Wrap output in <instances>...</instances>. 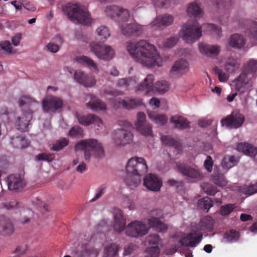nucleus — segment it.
I'll use <instances>...</instances> for the list:
<instances>
[{
	"label": "nucleus",
	"mask_w": 257,
	"mask_h": 257,
	"mask_svg": "<svg viewBox=\"0 0 257 257\" xmlns=\"http://www.w3.org/2000/svg\"><path fill=\"white\" fill-rule=\"evenodd\" d=\"M126 48L132 58L144 66L150 68L162 65V57L155 47L146 40L129 43Z\"/></svg>",
	"instance_id": "nucleus-1"
},
{
	"label": "nucleus",
	"mask_w": 257,
	"mask_h": 257,
	"mask_svg": "<svg viewBox=\"0 0 257 257\" xmlns=\"http://www.w3.org/2000/svg\"><path fill=\"white\" fill-rule=\"evenodd\" d=\"M126 176L124 181L126 185L133 189L141 182V176L148 170L147 162L142 157H135L128 160L125 167Z\"/></svg>",
	"instance_id": "nucleus-2"
},
{
	"label": "nucleus",
	"mask_w": 257,
	"mask_h": 257,
	"mask_svg": "<svg viewBox=\"0 0 257 257\" xmlns=\"http://www.w3.org/2000/svg\"><path fill=\"white\" fill-rule=\"evenodd\" d=\"M19 105L24 109L22 114L18 116L15 121V126L21 132L28 131L30 122L33 117V113L38 102L28 95H22L18 101Z\"/></svg>",
	"instance_id": "nucleus-3"
},
{
	"label": "nucleus",
	"mask_w": 257,
	"mask_h": 257,
	"mask_svg": "<svg viewBox=\"0 0 257 257\" xmlns=\"http://www.w3.org/2000/svg\"><path fill=\"white\" fill-rule=\"evenodd\" d=\"M76 151H83L85 160L89 162L91 158L101 159L104 155L102 146L97 140L89 139L81 140L75 144Z\"/></svg>",
	"instance_id": "nucleus-4"
},
{
	"label": "nucleus",
	"mask_w": 257,
	"mask_h": 257,
	"mask_svg": "<svg viewBox=\"0 0 257 257\" xmlns=\"http://www.w3.org/2000/svg\"><path fill=\"white\" fill-rule=\"evenodd\" d=\"M64 13L72 21L87 25L91 22V18L88 11L77 3H68L62 9Z\"/></svg>",
	"instance_id": "nucleus-5"
},
{
	"label": "nucleus",
	"mask_w": 257,
	"mask_h": 257,
	"mask_svg": "<svg viewBox=\"0 0 257 257\" xmlns=\"http://www.w3.org/2000/svg\"><path fill=\"white\" fill-rule=\"evenodd\" d=\"M154 76L152 74H149L144 79V81L138 85L137 91L144 92L145 94L147 95L154 90L155 88L160 92L167 91L169 88V83L167 81L162 80L158 81L154 85Z\"/></svg>",
	"instance_id": "nucleus-6"
},
{
	"label": "nucleus",
	"mask_w": 257,
	"mask_h": 257,
	"mask_svg": "<svg viewBox=\"0 0 257 257\" xmlns=\"http://www.w3.org/2000/svg\"><path fill=\"white\" fill-rule=\"evenodd\" d=\"M181 34L186 42L192 43L201 37L202 28L197 22L192 24L187 23L182 26Z\"/></svg>",
	"instance_id": "nucleus-7"
},
{
	"label": "nucleus",
	"mask_w": 257,
	"mask_h": 257,
	"mask_svg": "<svg viewBox=\"0 0 257 257\" xmlns=\"http://www.w3.org/2000/svg\"><path fill=\"white\" fill-rule=\"evenodd\" d=\"M256 76L253 73H248L246 70H243L236 79L235 89L241 94L247 91L251 87L255 79Z\"/></svg>",
	"instance_id": "nucleus-8"
},
{
	"label": "nucleus",
	"mask_w": 257,
	"mask_h": 257,
	"mask_svg": "<svg viewBox=\"0 0 257 257\" xmlns=\"http://www.w3.org/2000/svg\"><path fill=\"white\" fill-rule=\"evenodd\" d=\"M89 47L90 51L98 59L109 61L114 57V50L110 46H102L98 43L92 42L90 44Z\"/></svg>",
	"instance_id": "nucleus-9"
},
{
	"label": "nucleus",
	"mask_w": 257,
	"mask_h": 257,
	"mask_svg": "<svg viewBox=\"0 0 257 257\" xmlns=\"http://www.w3.org/2000/svg\"><path fill=\"white\" fill-rule=\"evenodd\" d=\"M149 228L144 222L135 220L132 221L125 228V233L128 236L134 238L142 237L147 234Z\"/></svg>",
	"instance_id": "nucleus-10"
},
{
	"label": "nucleus",
	"mask_w": 257,
	"mask_h": 257,
	"mask_svg": "<svg viewBox=\"0 0 257 257\" xmlns=\"http://www.w3.org/2000/svg\"><path fill=\"white\" fill-rule=\"evenodd\" d=\"M176 168L180 173L188 178L198 180L203 178V174L199 169L187 164L177 162Z\"/></svg>",
	"instance_id": "nucleus-11"
},
{
	"label": "nucleus",
	"mask_w": 257,
	"mask_h": 257,
	"mask_svg": "<svg viewBox=\"0 0 257 257\" xmlns=\"http://www.w3.org/2000/svg\"><path fill=\"white\" fill-rule=\"evenodd\" d=\"M244 121V115L238 110L233 111L231 114L221 120L222 125L237 128L240 127Z\"/></svg>",
	"instance_id": "nucleus-12"
},
{
	"label": "nucleus",
	"mask_w": 257,
	"mask_h": 257,
	"mask_svg": "<svg viewBox=\"0 0 257 257\" xmlns=\"http://www.w3.org/2000/svg\"><path fill=\"white\" fill-rule=\"evenodd\" d=\"M63 102L60 98L49 95L45 97L42 101V106L45 112H55L61 108Z\"/></svg>",
	"instance_id": "nucleus-13"
},
{
	"label": "nucleus",
	"mask_w": 257,
	"mask_h": 257,
	"mask_svg": "<svg viewBox=\"0 0 257 257\" xmlns=\"http://www.w3.org/2000/svg\"><path fill=\"white\" fill-rule=\"evenodd\" d=\"M113 139L117 146H124L133 141V135L130 131L121 128L114 131Z\"/></svg>",
	"instance_id": "nucleus-14"
},
{
	"label": "nucleus",
	"mask_w": 257,
	"mask_h": 257,
	"mask_svg": "<svg viewBox=\"0 0 257 257\" xmlns=\"http://www.w3.org/2000/svg\"><path fill=\"white\" fill-rule=\"evenodd\" d=\"M203 238V233H199L198 230H192L186 236L180 239L179 243L182 246L193 247L199 244Z\"/></svg>",
	"instance_id": "nucleus-15"
},
{
	"label": "nucleus",
	"mask_w": 257,
	"mask_h": 257,
	"mask_svg": "<svg viewBox=\"0 0 257 257\" xmlns=\"http://www.w3.org/2000/svg\"><path fill=\"white\" fill-rule=\"evenodd\" d=\"M137 121L136 123L137 130L143 135L145 136L152 135V126L146 122V115L144 112H139L137 114Z\"/></svg>",
	"instance_id": "nucleus-16"
},
{
	"label": "nucleus",
	"mask_w": 257,
	"mask_h": 257,
	"mask_svg": "<svg viewBox=\"0 0 257 257\" xmlns=\"http://www.w3.org/2000/svg\"><path fill=\"white\" fill-rule=\"evenodd\" d=\"M162 184L161 179L153 174H149L144 178V186L151 191H159Z\"/></svg>",
	"instance_id": "nucleus-17"
},
{
	"label": "nucleus",
	"mask_w": 257,
	"mask_h": 257,
	"mask_svg": "<svg viewBox=\"0 0 257 257\" xmlns=\"http://www.w3.org/2000/svg\"><path fill=\"white\" fill-rule=\"evenodd\" d=\"M26 181L20 175L12 174L8 177V188L10 190L20 191L26 186Z\"/></svg>",
	"instance_id": "nucleus-18"
},
{
	"label": "nucleus",
	"mask_w": 257,
	"mask_h": 257,
	"mask_svg": "<svg viewBox=\"0 0 257 257\" xmlns=\"http://www.w3.org/2000/svg\"><path fill=\"white\" fill-rule=\"evenodd\" d=\"M112 227L115 231L119 233L122 232L126 228V218L121 210L119 209L115 210L113 216V224Z\"/></svg>",
	"instance_id": "nucleus-19"
},
{
	"label": "nucleus",
	"mask_w": 257,
	"mask_h": 257,
	"mask_svg": "<svg viewBox=\"0 0 257 257\" xmlns=\"http://www.w3.org/2000/svg\"><path fill=\"white\" fill-rule=\"evenodd\" d=\"M122 33L126 36H138L143 31L142 27L137 23L124 24L121 25Z\"/></svg>",
	"instance_id": "nucleus-20"
},
{
	"label": "nucleus",
	"mask_w": 257,
	"mask_h": 257,
	"mask_svg": "<svg viewBox=\"0 0 257 257\" xmlns=\"http://www.w3.org/2000/svg\"><path fill=\"white\" fill-rule=\"evenodd\" d=\"M74 77L77 82L87 87H91L95 84L93 77L88 76L80 70L75 72Z\"/></svg>",
	"instance_id": "nucleus-21"
},
{
	"label": "nucleus",
	"mask_w": 257,
	"mask_h": 257,
	"mask_svg": "<svg viewBox=\"0 0 257 257\" xmlns=\"http://www.w3.org/2000/svg\"><path fill=\"white\" fill-rule=\"evenodd\" d=\"M174 21L173 17L169 14H165L157 16L150 24L151 28L157 29L161 26H168L171 25Z\"/></svg>",
	"instance_id": "nucleus-22"
},
{
	"label": "nucleus",
	"mask_w": 257,
	"mask_h": 257,
	"mask_svg": "<svg viewBox=\"0 0 257 257\" xmlns=\"http://www.w3.org/2000/svg\"><path fill=\"white\" fill-rule=\"evenodd\" d=\"M77 118L78 122L85 126H88L92 123L97 125L98 127L102 125L101 119L98 116L93 114L83 115L77 114Z\"/></svg>",
	"instance_id": "nucleus-23"
},
{
	"label": "nucleus",
	"mask_w": 257,
	"mask_h": 257,
	"mask_svg": "<svg viewBox=\"0 0 257 257\" xmlns=\"http://www.w3.org/2000/svg\"><path fill=\"white\" fill-rule=\"evenodd\" d=\"M200 52L207 57L217 56L220 52V47L218 45H211L204 43L199 44Z\"/></svg>",
	"instance_id": "nucleus-24"
},
{
	"label": "nucleus",
	"mask_w": 257,
	"mask_h": 257,
	"mask_svg": "<svg viewBox=\"0 0 257 257\" xmlns=\"http://www.w3.org/2000/svg\"><path fill=\"white\" fill-rule=\"evenodd\" d=\"M213 2L218 9L224 11V15L220 16L219 20L222 25L226 24L227 22L228 12L231 6V2L230 0H213Z\"/></svg>",
	"instance_id": "nucleus-25"
},
{
	"label": "nucleus",
	"mask_w": 257,
	"mask_h": 257,
	"mask_svg": "<svg viewBox=\"0 0 257 257\" xmlns=\"http://www.w3.org/2000/svg\"><path fill=\"white\" fill-rule=\"evenodd\" d=\"M86 99H89L86 103V106L93 111L103 110L106 109L105 104L100 99L97 98L95 96L88 94L86 95Z\"/></svg>",
	"instance_id": "nucleus-26"
},
{
	"label": "nucleus",
	"mask_w": 257,
	"mask_h": 257,
	"mask_svg": "<svg viewBox=\"0 0 257 257\" xmlns=\"http://www.w3.org/2000/svg\"><path fill=\"white\" fill-rule=\"evenodd\" d=\"M214 225V220L212 217L209 216L203 217L200 221L199 223L193 229L198 230L199 233H202L201 231L206 230L211 231Z\"/></svg>",
	"instance_id": "nucleus-27"
},
{
	"label": "nucleus",
	"mask_w": 257,
	"mask_h": 257,
	"mask_svg": "<svg viewBox=\"0 0 257 257\" xmlns=\"http://www.w3.org/2000/svg\"><path fill=\"white\" fill-rule=\"evenodd\" d=\"M118 103L127 109H134L143 104L142 99L139 98L127 97L119 100Z\"/></svg>",
	"instance_id": "nucleus-28"
},
{
	"label": "nucleus",
	"mask_w": 257,
	"mask_h": 257,
	"mask_svg": "<svg viewBox=\"0 0 257 257\" xmlns=\"http://www.w3.org/2000/svg\"><path fill=\"white\" fill-rule=\"evenodd\" d=\"M237 151L251 157H254L257 155V148L248 143H240L236 148Z\"/></svg>",
	"instance_id": "nucleus-29"
},
{
	"label": "nucleus",
	"mask_w": 257,
	"mask_h": 257,
	"mask_svg": "<svg viewBox=\"0 0 257 257\" xmlns=\"http://www.w3.org/2000/svg\"><path fill=\"white\" fill-rule=\"evenodd\" d=\"M188 70V63L184 60L181 59L176 61L172 67L171 73L172 74H177L182 75Z\"/></svg>",
	"instance_id": "nucleus-30"
},
{
	"label": "nucleus",
	"mask_w": 257,
	"mask_h": 257,
	"mask_svg": "<svg viewBox=\"0 0 257 257\" xmlns=\"http://www.w3.org/2000/svg\"><path fill=\"white\" fill-rule=\"evenodd\" d=\"M161 141L165 145L172 147L175 149L178 153H180L182 151V146L181 144L169 136H162L161 138Z\"/></svg>",
	"instance_id": "nucleus-31"
},
{
	"label": "nucleus",
	"mask_w": 257,
	"mask_h": 257,
	"mask_svg": "<svg viewBox=\"0 0 257 257\" xmlns=\"http://www.w3.org/2000/svg\"><path fill=\"white\" fill-rule=\"evenodd\" d=\"M11 144L16 148H27L30 144L29 141L23 135L13 136L11 138Z\"/></svg>",
	"instance_id": "nucleus-32"
},
{
	"label": "nucleus",
	"mask_w": 257,
	"mask_h": 257,
	"mask_svg": "<svg viewBox=\"0 0 257 257\" xmlns=\"http://www.w3.org/2000/svg\"><path fill=\"white\" fill-rule=\"evenodd\" d=\"M148 223L150 227L154 228L159 232L165 231L168 228L167 225L157 217L152 216L148 219Z\"/></svg>",
	"instance_id": "nucleus-33"
},
{
	"label": "nucleus",
	"mask_w": 257,
	"mask_h": 257,
	"mask_svg": "<svg viewBox=\"0 0 257 257\" xmlns=\"http://www.w3.org/2000/svg\"><path fill=\"white\" fill-rule=\"evenodd\" d=\"M75 61L81 65L86 66L89 69L93 70L96 72H98L96 64L92 59L87 56H77L75 58Z\"/></svg>",
	"instance_id": "nucleus-34"
},
{
	"label": "nucleus",
	"mask_w": 257,
	"mask_h": 257,
	"mask_svg": "<svg viewBox=\"0 0 257 257\" xmlns=\"http://www.w3.org/2000/svg\"><path fill=\"white\" fill-rule=\"evenodd\" d=\"M171 122L174 124L176 128L184 130L189 127V122L185 117L180 115H174L171 117Z\"/></svg>",
	"instance_id": "nucleus-35"
},
{
	"label": "nucleus",
	"mask_w": 257,
	"mask_h": 257,
	"mask_svg": "<svg viewBox=\"0 0 257 257\" xmlns=\"http://www.w3.org/2000/svg\"><path fill=\"white\" fill-rule=\"evenodd\" d=\"M228 44L231 47L239 49L244 46L245 40L242 35L235 34L229 38Z\"/></svg>",
	"instance_id": "nucleus-36"
},
{
	"label": "nucleus",
	"mask_w": 257,
	"mask_h": 257,
	"mask_svg": "<svg viewBox=\"0 0 257 257\" xmlns=\"http://www.w3.org/2000/svg\"><path fill=\"white\" fill-rule=\"evenodd\" d=\"M245 24L247 26L246 32L250 38L257 40V22L246 20L245 21Z\"/></svg>",
	"instance_id": "nucleus-37"
},
{
	"label": "nucleus",
	"mask_w": 257,
	"mask_h": 257,
	"mask_svg": "<svg viewBox=\"0 0 257 257\" xmlns=\"http://www.w3.org/2000/svg\"><path fill=\"white\" fill-rule=\"evenodd\" d=\"M98 251L93 247L77 250L73 257H97Z\"/></svg>",
	"instance_id": "nucleus-38"
},
{
	"label": "nucleus",
	"mask_w": 257,
	"mask_h": 257,
	"mask_svg": "<svg viewBox=\"0 0 257 257\" xmlns=\"http://www.w3.org/2000/svg\"><path fill=\"white\" fill-rule=\"evenodd\" d=\"M188 14L194 16L195 18H200L202 15V10L200 5L196 2L191 3L187 9Z\"/></svg>",
	"instance_id": "nucleus-39"
},
{
	"label": "nucleus",
	"mask_w": 257,
	"mask_h": 257,
	"mask_svg": "<svg viewBox=\"0 0 257 257\" xmlns=\"http://www.w3.org/2000/svg\"><path fill=\"white\" fill-rule=\"evenodd\" d=\"M239 66L240 64L236 58H230L226 61L224 68L228 73H232L236 71Z\"/></svg>",
	"instance_id": "nucleus-40"
},
{
	"label": "nucleus",
	"mask_w": 257,
	"mask_h": 257,
	"mask_svg": "<svg viewBox=\"0 0 257 257\" xmlns=\"http://www.w3.org/2000/svg\"><path fill=\"white\" fill-rule=\"evenodd\" d=\"M136 84V80L132 77L119 79L117 81V85L125 89H130L133 88Z\"/></svg>",
	"instance_id": "nucleus-41"
},
{
	"label": "nucleus",
	"mask_w": 257,
	"mask_h": 257,
	"mask_svg": "<svg viewBox=\"0 0 257 257\" xmlns=\"http://www.w3.org/2000/svg\"><path fill=\"white\" fill-rule=\"evenodd\" d=\"M97 34V39L103 42L108 37H109L110 34L108 29L104 26L99 27L96 30Z\"/></svg>",
	"instance_id": "nucleus-42"
},
{
	"label": "nucleus",
	"mask_w": 257,
	"mask_h": 257,
	"mask_svg": "<svg viewBox=\"0 0 257 257\" xmlns=\"http://www.w3.org/2000/svg\"><path fill=\"white\" fill-rule=\"evenodd\" d=\"M148 115L152 120L156 123L161 125L165 124L168 120L167 117L164 114H158L154 112H149Z\"/></svg>",
	"instance_id": "nucleus-43"
},
{
	"label": "nucleus",
	"mask_w": 257,
	"mask_h": 257,
	"mask_svg": "<svg viewBox=\"0 0 257 257\" xmlns=\"http://www.w3.org/2000/svg\"><path fill=\"white\" fill-rule=\"evenodd\" d=\"M213 182L219 187H224L227 184L225 176L220 173H214L212 176Z\"/></svg>",
	"instance_id": "nucleus-44"
},
{
	"label": "nucleus",
	"mask_w": 257,
	"mask_h": 257,
	"mask_svg": "<svg viewBox=\"0 0 257 257\" xmlns=\"http://www.w3.org/2000/svg\"><path fill=\"white\" fill-rule=\"evenodd\" d=\"M68 144V139L65 138H62L57 140L54 144H53L50 148V149L53 151L58 152L67 146Z\"/></svg>",
	"instance_id": "nucleus-45"
},
{
	"label": "nucleus",
	"mask_w": 257,
	"mask_h": 257,
	"mask_svg": "<svg viewBox=\"0 0 257 257\" xmlns=\"http://www.w3.org/2000/svg\"><path fill=\"white\" fill-rule=\"evenodd\" d=\"M119 12H120V7L115 5L108 6L105 10L106 16L113 19L117 18Z\"/></svg>",
	"instance_id": "nucleus-46"
},
{
	"label": "nucleus",
	"mask_w": 257,
	"mask_h": 257,
	"mask_svg": "<svg viewBox=\"0 0 257 257\" xmlns=\"http://www.w3.org/2000/svg\"><path fill=\"white\" fill-rule=\"evenodd\" d=\"M213 206V201L208 197L200 199L198 201V206L203 210H208Z\"/></svg>",
	"instance_id": "nucleus-47"
},
{
	"label": "nucleus",
	"mask_w": 257,
	"mask_h": 257,
	"mask_svg": "<svg viewBox=\"0 0 257 257\" xmlns=\"http://www.w3.org/2000/svg\"><path fill=\"white\" fill-rule=\"evenodd\" d=\"M118 246L114 243L109 244L104 248L105 257H114L118 251Z\"/></svg>",
	"instance_id": "nucleus-48"
},
{
	"label": "nucleus",
	"mask_w": 257,
	"mask_h": 257,
	"mask_svg": "<svg viewBox=\"0 0 257 257\" xmlns=\"http://www.w3.org/2000/svg\"><path fill=\"white\" fill-rule=\"evenodd\" d=\"M224 237L229 242H235L239 238V233L234 229H230L224 233Z\"/></svg>",
	"instance_id": "nucleus-49"
},
{
	"label": "nucleus",
	"mask_w": 257,
	"mask_h": 257,
	"mask_svg": "<svg viewBox=\"0 0 257 257\" xmlns=\"http://www.w3.org/2000/svg\"><path fill=\"white\" fill-rule=\"evenodd\" d=\"M257 70V61L254 60H249L244 66L243 70H246L247 72L253 73L256 76Z\"/></svg>",
	"instance_id": "nucleus-50"
},
{
	"label": "nucleus",
	"mask_w": 257,
	"mask_h": 257,
	"mask_svg": "<svg viewBox=\"0 0 257 257\" xmlns=\"http://www.w3.org/2000/svg\"><path fill=\"white\" fill-rule=\"evenodd\" d=\"M202 188L205 193L210 196H213L218 192L216 187L208 183H204L202 185Z\"/></svg>",
	"instance_id": "nucleus-51"
},
{
	"label": "nucleus",
	"mask_w": 257,
	"mask_h": 257,
	"mask_svg": "<svg viewBox=\"0 0 257 257\" xmlns=\"http://www.w3.org/2000/svg\"><path fill=\"white\" fill-rule=\"evenodd\" d=\"M0 50H4L8 54L15 53L11 43L8 41H4L0 42Z\"/></svg>",
	"instance_id": "nucleus-52"
},
{
	"label": "nucleus",
	"mask_w": 257,
	"mask_h": 257,
	"mask_svg": "<svg viewBox=\"0 0 257 257\" xmlns=\"http://www.w3.org/2000/svg\"><path fill=\"white\" fill-rule=\"evenodd\" d=\"M235 205L232 204H228L222 205L220 208L219 213L222 216L229 215L234 209Z\"/></svg>",
	"instance_id": "nucleus-53"
},
{
	"label": "nucleus",
	"mask_w": 257,
	"mask_h": 257,
	"mask_svg": "<svg viewBox=\"0 0 257 257\" xmlns=\"http://www.w3.org/2000/svg\"><path fill=\"white\" fill-rule=\"evenodd\" d=\"M146 257H159L160 248L158 246H152L147 248Z\"/></svg>",
	"instance_id": "nucleus-54"
},
{
	"label": "nucleus",
	"mask_w": 257,
	"mask_h": 257,
	"mask_svg": "<svg viewBox=\"0 0 257 257\" xmlns=\"http://www.w3.org/2000/svg\"><path fill=\"white\" fill-rule=\"evenodd\" d=\"M83 131L79 126H74L72 127L69 132L70 136L73 138H79L82 137Z\"/></svg>",
	"instance_id": "nucleus-55"
},
{
	"label": "nucleus",
	"mask_w": 257,
	"mask_h": 257,
	"mask_svg": "<svg viewBox=\"0 0 257 257\" xmlns=\"http://www.w3.org/2000/svg\"><path fill=\"white\" fill-rule=\"evenodd\" d=\"M55 159L53 154L40 153L37 156L38 161H45L49 162H52Z\"/></svg>",
	"instance_id": "nucleus-56"
},
{
	"label": "nucleus",
	"mask_w": 257,
	"mask_h": 257,
	"mask_svg": "<svg viewBox=\"0 0 257 257\" xmlns=\"http://www.w3.org/2000/svg\"><path fill=\"white\" fill-rule=\"evenodd\" d=\"M147 241L150 245H158L160 241V238L159 236L157 234H150L147 238Z\"/></svg>",
	"instance_id": "nucleus-57"
},
{
	"label": "nucleus",
	"mask_w": 257,
	"mask_h": 257,
	"mask_svg": "<svg viewBox=\"0 0 257 257\" xmlns=\"http://www.w3.org/2000/svg\"><path fill=\"white\" fill-rule=\"evenodd\" d=\"M213 163V161L211 157L208 155L206 157V160L204 161L203 166L208 172H211L212 171Z\"/></svg>",
	"instance_id": "nucleus-58"
},
{
	"label": "nucleus",
	"mask_w": 257,
	"mask_h": 257,
	"mask_svg": "<svg viewBox=\"0 0 257 257\" xmlns=\"http://www.w3.org/2000/svg\"><path fill=\"white\" fill-rule=\"evenodd\" d=\"M130 17V13L127 9L120 7V12L118 14L117 19H121L122 21H126Z\"/></svg>",
	"instance_id": "nucleus-59"
},
{
	"label": "nucleus",
	"mask_w": 257,
	"mask_h": 257,
	"mask_svg": "<svg viewBox=\"0 0 257 257\" xmlns=\"http://www.w3.org/2000/svg\"><path fill=\"white\" fill-rule=\"evenodd\" d=\"M45 48L47 51L53 53H55L59 50L60 46L56 44L54 42H51L46 45Z\"/></svg>",
	"instance_id": "nucleus-60"
},
{
	"label": "nucleus",
	"mask_w": 257,
	"mask_h": 257,
	"mask_svg": "<svg viewBox=\"0 0 257 257\" xmlns=\"http://www.w3.org/2000/svg\"><path fill=\"white\" fill-rule=\"evenodd\" d=\"M207 28L212 31L215 34H216L218 37L219 38L221 36L222 31L221 28L217 27L216 25L212 24H207Z\"/></svg>",
	"instance_id": "nucleus-61"
},
{
	"label": "nucleus",
	"mask_w": 257,
	"mask_h": 257,
	"mask_svg": "<svg viewBox=\"0 0 257 257\" xmlns=\"http://www.w3.org/2000/svg\"><path fill=\"white\" fill-rule=\"evenodd\" d=\"M0 119L5 123L9 122V111L6 108L0 110Z\"/></svg>",
	"instance_id": "nucleus-62"
},
{
	"label": "nucleus",
	"mask_w": 257,
	"mask_h": 257,
	"mask_svg": "<svg viewBox=\"0 0 257 257\" xmlns=\"http://www.w3.org/2000/svg\"><path fill=\"white\" fill-rule=\"evenodd\" d=\"M105 191V187H102L97 188L96 190V194H95V196L93 198H92L90 200V202H94V201H96V200L98 199L99 198H100L102 196V195L104 193Z\"/></svg>",
	"instance_id": "nucleus-63"
},
{
	"label": "nucleus",
	"mask_w": 257,
	"mask_h": 257,
	"mask_svg": "<svg viewBox=\"0 0 257 257\" xmlns=\"http://www.w3.org/2000/svg\"><path fill=\"white\" fill-rule=\"evenodd\" d=\"M245 192L246 194L249 195H252L257 192V183L253 184H251L248 186L245 189Z\"/></svg>",
	"instance_id": "nucleus-64"
}]
</instances>
